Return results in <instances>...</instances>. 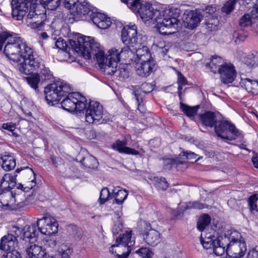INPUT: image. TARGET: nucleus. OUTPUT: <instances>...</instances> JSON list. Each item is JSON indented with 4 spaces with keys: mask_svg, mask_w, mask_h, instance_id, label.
Here are the masks:
<instances>
[{
    "mask_svg": "<svg viewBox=\"0 0 258 258\" xmlns=\"http://www.w3.org/2000/svg\"><path fill=\"white\" fill-rule=\"evenodd\" d=\"M7 235L4 236L1 240L0 251H8L14 249H18V242L17 237L14 233L10 231Z\"/></svg>",
    "mask_w": 258,
    "mask_h": 258,
    "instance_id": "a211bd4d",
    "label": "nucleus"
},
{
    "mask_svg": "<svg viewBox=\"0 0 258 258\" xmlns=\"http://www.w3.org/2000/svg\"><path fill=\"white\" fill-rule=\"evenodd\" d=\"M111 198L110 193L107 188H103L100 194V203L101 204H104L107 201Z\"/></svg>",
    "mask_w": 258,
    "mask_h": 258,
    "instance_id": "603ef678",
    "label": "nucleus"
},
{
    "mask_svg": "<svg viewBox=\"0 0 258 258\" xmlns=\"http://www.w3.org/2000/svg\"><path fill=\"white\" fill-rule=\"evenodd\" d=\"M138 253L142 258H152V252L147 247H142L136 250Z\"/></svg>",
    "mask_w": 258,
    "mask_h": 258,
    "instance_id": "864d4df0",
    "label": "nucleus"
},
{
    "mask_svg": "<svg viewBox=\"0 0 258 258\" xmlns=\"http://www.w3.org/2000/svg\"><path fill=\"white\" fill-rule=\"evenodd\" d=\"M74 13H76L77 15L85 16L88 15L90 16L93 12L91 6L88 3L82 2L81 0L77 5Z\"/></svg>",
    "mask_w": 258,
    "mask_h": 258,
    "instance_id": "473e14b6",
    "label": "nucleus"
},
{
    "mask_svg": "<svg viewBox=\"0 0 258 258\" xmlns=\"http://www.w3.org/2000/svg\"><path fill=\"white\" fill-rule=\"evenodd\" d=\"M247 36V34L246 33H243L241 31H235L233 34V38L235 39V42L236 43L243 41Z\"/></svg>",
    "mask_w": 258,
    "mask_h": 258,
    "instance_id": "4d7b16f0",
    "label": "nucleus"
},
{
    "mask_svg": "<svg viewBox=\"0 0 258 258\" xmlns=\"http://www.w3.org/2000/svg\"><path fill=\"white\" fill-rule=\"evenodd\" d=\"M203 15L200 11H191L187 14H184L183 23L184 26L190 29L196 27L201 22Z\"/></svg>",
    "mask_w": 258,
    "mask_h": 258,
    "instance_id": "6ab92c4d",
    "label": "nucleus"
},
{
    "mask_svg": "<svg viewBox=\"0 0 258 258\" xmlns=\"http://www.w3.org/2000/svg\"><path fill=\"white\" fill-rule=\"evenodd\" d=\"M126 46L122 48L120 51H119L120 59L126 60L128 59L132 61H134L135 54V51H136L137 49H134L131 45H126Z\"/></svg>",
    "mask_w": 258,
    "mask_h": 258,
    "instance_id": "72a5a7b5",
    "label": "nucleus"
},
{
    "mask_svg": "<svg viewBox=\"0 0 258 258\" xmlns=\"http://www.w3.org/2000/svg\"><path fill=\"white\" fill-rule=\"evenodd\" d=\"M85 119L89 123L97 124L103 116L102 105L97 101H91L86 107Z\"/></svg>",
    "mask_w": 258,
    "mask_h": 258,
    "instance_id": "9b49d317",
    "label": "nucleus"
},
{
    "mask_svg": "<svg viewBox=\"0 0 258 258\" xmlns=\"http://www.w3.org/2000/svg\"><path fill=\"white\" fill-rule=\"evenodd\" d=\"M61 102L62 108L69 112H81L85 109L87 99L79 92H71L63 98Z\"/></svg>",
    "mask_w": 258,
    "mask_h": 258,
    "instance_id": "0eeeda50",
    "label": "nucleus"
},
{
    "mask_svg": "<svg viewBox=\"0 0 258 258\" xmlns=\"http://www.w3.org/2000/svg\"><path fill=\"white\" fill-rule=\"evenodd\" d=\"M26 79L30 86L35 91H37L38 85L39 83L41 81V79L39 77L38 74L35 73L30 76L26 77Z\"/></svg>",
    "mask_w": 258,
    "mask_h": 258,
    "instance_id": "37998d69",
    "label": "nucleus"
},
{
    "mask_svg": "<svg viewBox=\"0 0 258 258\" xmlns=\"http://www.w3.org/2000/svg\"><path fill=\"white\" fill-rule=\"evenodd\" d=\"M29 258H53L48 255L42 247L36 244H31L26 249Z\"/></svg>",
    "mask_w": 258,
    "mask_h": 258,
    "instance_id": "5701e85b",
    "label": "nucleus"
},
{
    "mask_svg": "<svg viewBox=\"0 0 258 258\" xmlns=\"http://www.w3.org/2000/svg\"><path fill=\"white\" fill-rule=\"evenodd\" d=\"M0 202L3 206L9 207L12 210L22 208L25 205L23 200H19V196H16L15 194L10 190L0 192Z\"/></svg>",
    "mask_w": 258,
    "mask_h": 258,
    "instance_id": "2eb2a0df",
    "label": "nucleus"
},
{
    "mask_svg": "<svg viewBox=\"0 0 258 258\" xmlns=\"http://www.w3.org/2000/svg\"><path fill=\"white\" fill-rule=\"evenodd\" d=\"M127 144L126 140L120 141L117 140L113 143L111 147L114 150L117 151L120 153H123L131 155H139V152L135 149L126 146Z\"/></svg>",
    "mask_w": 258,
    "mask_h": 258,
    "instance_id": "bb28decb",
    "label": "nucleus"
},
{
    "mask_svg": "<svg viewBox=\"0 0 258 258\" xmlns=\"http://www.w3.org/2000/svg\"><path fill=\"white\" fill-rule=\"evenodd\" d=\"M12 34L7 32L0 33V50H2L4 43L6 41H8V38L11 37Z\"/></svg>",
    "mask_w": 258,
    "mask_h": 258,
    "instance_id": "bf43d9fd",
    "label": "nucleus"
},
{
    "mask_svg": "<svg viewBox=\"0 0 258 258\" xmlns=\"http://www.w3.org/2000/svg\"><path fill=\"white\" fill-rule=\"evenodd\" d=\"M185 162L184 161H181L179 159H168L165 161V166L166 168H171L174 165L182 164Z\"/></svg>",
    "mask_w": 258,
    "mask_h": 258,
    "instance_id": "5fc2aeb1",
    "label": "nucleus"
},
{
    "mask_svg": "<svg viewBox=\"0 0 258 258\" xmlns=\"http://www.w3.org/2000/svg\"><path fill=\"white\" fill-rule=\"evenodd\" d=\"M37 0H12L11 2L12 15L16 20H21L26 15L29 8L30 10L39 7L36 4Z\"/></svg>",
    "mask_w": 258,
    "mask_h": 258,
    "instance_id": "6e6552de",
    "label": "nucleus"
},
{
    "mask_svg": "<svg viewBox=\"0 0 258 258\" xmlns=\"http://www.w3.org/2000/svg\"><path fill=\"white\" fill-rule=\"evenodd\" d=\"M70 44L86 59L96 60L100 68L104 69V71L107 67H110L111 69L117 67V63L120 60L118 50L111 49L105 56L100 44L90 36H81L77 41H71Z\"/></svg>",
    "mask_w": 258,
    "mask_h": 258,
    "instance_id": "f257e3e1",
    "label": "nucleus"
},
{
    "mask_svg": "<svg viewBox=\"0 0 258 258\" xmlns=\"http://www.w3.org/2000/svg\"><path fill=\"white\" fill-rule=\"evenodd\" d=\"M236 0H229L227 1L222 8L223 12L228 14L231 13L235 8Z\"/></svg>",
    "mask_w": 258,
    "mask_h": 258,
    "instance_id": "8fccbe9b",
    "label": "nucleus"
},
{
    "mask_svg": "<svg viewBox=\"0 0 258 258\" xmlns=\"http://www.w3.org/2000/svg\"><path fill=\"white\" fill-rule=\"evenodd\" d=\"M247 258H258V250L255 249L250 250L248 253Z\"/></svg>",
    "mask_w": 258,
    "mask_h": 258,
    "instance_id": "774afa93",
    "label": "nucleus"
},
{
    "mask_svg": "<svg viewBox=\"0 0 258 258\" xmlns=\"http://www.w3.org/2000/svg\"><path fill=\"white\" fill-rule=\"evenodd\" d=\"M155 67V61L151 60L148 62L137 63L135 65L137 74L142 77H147L153 72Z\"/></svg>",
    "mask_w": 258,
    "mask_h": 258,
    "instance_id": "b1692460",
    "label": "nucleus"
},
{
    "mask_svg": "<svg viewBox=\"0 0 258 258\" xmlns=\"http://www.w3.org/2000/svg\"><path fill=\"white\" fill-rule=\"evenodd\" d=\"M186 207V209L194 208L202 209L204 208V205L198 202H189L187 204Z\"/></svg>",
    "mask_w": 258,
    "mask_h": 258,
    "instance_id": "0e129e2a",
    "label": "nucleus"
},
{
    "mask_svg": "<svg viewBox=\"0 0 258 258\" xmlns=\"http://www.w3.org/2000/svg\"><path fill=\"white\" fill-rule=\"evenodd\" d=\"M2 258H22L21 253L18 249L12 250L8 251H1Z\"/></svg>",
    "mask_w": 258,
    "mask_h": 258,
    "instance_id": "de8ad7c7",
    "label": "nucleus"
},
{
    "mask_svg": "<svg viewBox=\"0 0 258 258\" xmlns=\"http://www.w3.org/2000/svg\"><path fill=\"white\" fill-rule=\"evenodd\" d=\"M257 58L253 54L248 55L244 58V63L250 68L254 67L256 64Z\"/></svg>",
    "mask_w": 258,
    "mask_h": 258,
    "instance_id": "13d9d810",
    "label": "nucleus"
},
{
    "mask_svg": "<svg viewBox=\"0 0 258 258\" xmlns=\"http://www.w3.org/2000/svg\"><path fill=\"white\" fill-rule=\"evenodd\" d=\"M154 85L152 84L145 82L141 85L140 88H137L136 87L135 90H140V93L144 97V95H143L142 94H146L151 92L154 89Z\"/></svg>",
    "mask_w": 258,
    "mask_h": 258,
    "instance_id": "49530a36",
    "label": "nucleus"
},
{
    "mask_svg": "<svg viewBox=\"0 0 258 258\" xmlns=\"http://www.w3.org/2000/svg\"><path fill=\"white\" fill-rule=\"evenodd\" d=\"M155 186L158 189L165 190L168 187V183L164 177H157L155 180Z\"/></svg>",
    "mask_w": 258,
    "mask_h": 258,
    "instance_id": "09e8293b",
    "label": "nucleus"
},
{
    "mask_svg": "<svg viewBox=\"0 0 258 258\" xmlns=\"http://www.w3.org/2000/svg\"><path fill=\"white\" fill-rule=\"evenodd\" d=\"M219 73L222 82L224 84L232 83L235 77L236 72L234 67L231 64L225 63L220 68Z\"/></svg>",
    "mask_w": 258,
    "mask_h": 258,
    "instance_id": "412c9836",
    "label": "nucleus"
},
{
    "mask_svg": "<svg viewBox=\"0 0 258 258\" xmlns=\"http://www.w3.org/2000/svg\"><path fill=\"white\" fill-rule=\"evenodd\" d=\"M71 91L69 85L64 82H57L47 85L44 89L45 99L51 105L58 102Z\"/></svg>",
    "mask_w": 258,
    "mask_h": 258,
    "instance_id": "39448f33",
    "label": "nucleus"
},
{
    "mask_svg": "<svg viewBox=\"0 0 258 258\" xmlns=\"http://www.w3.org/2000/svg\"><path fill=\"white\" fill-rule=\"evenodd\" d=\"M80 37H79L77 40H70L69 43H67L62 38H59L55 42V46L57 48L66 51H70L71 49H72V51H75L79 55L83 56L82 55H81L80 53H79L77 51H76V50L73 48V46H72L70 44L71 41H77L78 40V39Z\"/></svg>",
    "mask_w": 258,
    "mask_h": 258,
    "instance_id": "e433bc0d",
    "label": "nucleus"
},
{
    "mask_svg": "<svg viewBox=\"0 0 258 258\" xmlns=\"http://www.w3.org/2000/svg\"><path fill=\"white\" fill-rule=\"evenodd\" d=\"M157 46L159 48V51L162 54L163 56L167 54L170 48L168 44H165L164 42H161Z\"/></svg>",
    "mask_w": 258,
    "mask_h": 258,
    "instance_id": "680f3d73",
    "label": "nucleus"
},
{
    "mask_svg": "<svg viewBox=\"0 0 258 258\" xmlns=\"http://www.w3.org/2000/svg\"><path fill=\"white\" fill-rule=\"evenodd\" d=\"M121 37L125 45H131L134 49H137L142 44L141 40L137 36V27L135 25H131L124 27L121 31Z\"/></svg>",
    "mask_w": 258,
    "mask_h": 258,
    "instance_id": "f8f14e48",
    "label": "nucleus"
},
{
    "mask_svg": "<svg viewBox=\"0 0 258 258\" xmlns=\"http://www.w3.org/2000/svg\"><path fill=\"white\" fill-rule=\"evenodd\" d=\"M90 19L95 25L101 29H106L111 24L110 18L102 13L93 12L90 14Z\"/></svg>",
    "mask_w": 258,
    "mask_h": 258,
    "instance_id": "4be33fe9",
    "label": "nucleus"
},
{
    "mask_svg": "<svg viewBox=\"0 0 258 258\" xmlns=\"http://www.w3.org/2000/svg\"><path fill=\"white\" fill-rule=\"evenodd\" d=\"M2 167L5 171H10L15 168L16 165V159L12 154L4 152L1 154Z\"/></svg>",
    "mask_w": 258,
    "mask_h": 258,
    "instance_id": "c756f323",
    "label": "nucleus"
},
{
    "mask_svg": "<svg viewBox=\"0 0 258 258\" xmlns=\"http://www.w3.org/2000/svg\"><path fill=\"white\" fill-rule=\"evenodd\" d=\"M37 226L40 232L44 235H51L57 232L58 223L56 220L50 215L38 219Z\"/></svg>",
    "mask_w": 258,
    "mask_h": 258,
    "instance_id": "ddd939ff",
    "label": "nucleus"
},
{
    "mask_svg": "<svg viewBox=\"0 0 258 258\" xmlns=\"http://www.w3.org/2000/svg\"><path fill=\"white\" fill-rule=\"evenodd\" d=\"M224 64L223 60L222 57L218 56H213L210 62L206 64V68L215 74L220 72V68L223 66Z\"/></svg>",
    "mask_w": 258,
    "mask_h": 258,
    "instance_id": "2f4dec72",
    "label": "nucleus"
},
{
    "mask_svg": "<svg viewBox=\"0 0 258 258\" xmlns=\"http://www.w3.org/2000/svg\"><path fill=\"white\" fill-rule=\"evenodd\" d=\"M239 84L247 92L253 95L258 94V81L252 80L248 78L241 79Z\"/></svg>",
    "mask_w": 258,
    "mask_h": 258,
    "instance_id": "7c9ffc66",
    "label": "nucleus"
},
{
    "mask_svg": "<svg viewBox=\"0 0 258 258\" xmlns=\"http://www.w3.org/2000/svg\"><path fill=\"white\" fill-rule=\"evenodd\" d=\"M180 108L186 116L190 118H193L197 115L199 106L191 107L180 102Z\"/></svg>",
    "mask_w": 258,
    "mask_h": 258,
    "instance_id": "4c0bfd02",
    "label": "nucleus"
},
{
    "mask_svg": "<svg viewBox=\"0 0 258 258\" xmlns=\"http://www.w3.org/2000/svg\"><path fill=\"white\" fill-rule=\"evenodd\" d=\"M17 173H20V177L26 180L27 184L24 187V184L18 183V189H21L23 191L27 192L35 186V173L31 168L26 166L17 168L15 172V174H17Z\"/></svg>",
    "mask_w": 258,
    "mask_h": 258,
    "instance_id": "4468645a",
    "label": "nucleus"
},
{
    "mask_svg": "<svg viewBox=\"0 0 258 258\" xmlns=\"http://www.w3.org/2000/svg\"><path fill=\"white\" fill-rule=\"evenodd\" d=\"M132 231H126L122 235L116 239V246H123L126 248L127 251L123 252L121 254H117L118 258H126L130 254L131 248V247L134 244L135 241L132 240Z\"/></svg>",
    "mask_w": 258,
    "mask_h": 258,
    "instance_id": "f3484780",
    "label": "nucleus"
},
{
    "mask_svg": "<svg viewBox=\"0 0 258 258\" xmlns=\"http://www.w3.org/2000/svg\"><path fill=\"white\" fill-rule=\"evenodd\" d=\"M134 62L137 63L148 62L151 60H154L151 56L150 52L147 46H143L142 48L137 47Z\"/></svg>",
    "mask_w": 258,
    "mask_h": 258,
    "instance_id": "393cba45",
    "label": "nucleus"
},
{
    "mask_svg": "<svg viewBox=\"0 0 258 258\" xmlns=\"http://www.w3.org/2000/svg\"><path fill=\"white\" fill-rule=\"evenodd\" d=\"M182 156H185L186 159L189 160L190 162L196 161L198 155L190 151H183L182 153Z\"/></svg>",
    "mask_w": 258,
    "mask_h": 258,
    "instance_id": "052dcab7",
    "label": "nucleus"
},
{
    "mask_svg": "<svg viewBox=\"0 0 258 258\" xmlns=\"http://www.w3.org/2000/svg\"><path fill=\"white\" fill-rule=\"evenodd\" d=\"M227 235L229 243L224 244L217 236L210 233H207L205 237L201 234V243L206 249H211L213 253L220 256L226 252L230 258H240L244 255L246 250L245 241L242 239L240 234L236 231L228 232Z\"/></svg>",
    "mask_w": 258,
    "mask_h": 258,
    "instance_id": "7ed1b4c3",
    "label": "nucleus"
},
{
    "mask_svg": "<svg viewBox=\"0 0 258 258\" xmlns=\"http://www.w3.org/2000/svg\"><path fill=\"white\" fill-rule=\"evenodd\" d=\"M211 221V217L207 214L201 215L197 222V227L200 231H204L206 228L209 225Z\"/></svg>",
    "mask_w": 258,
    "mask_h": 258,
    "instance_id": "58836bf2",
    "label": "nucleus"
},
{
    "mask_svg": "<svg viewBox=\"0 0 258 258\" xmlns=\"http://www.w3.org/2000/svg\"><path fill=\"white\" fill-rule=\"evenodd\" d=\"M132 94L134 95L138 103V110L140 112L145 113L146 109L144 106L143 96L140 93V90H134L132 92Z\"/></svg>",
    "mask_w": 258,
    "mask_h": 258,
    "instance_id": "79ce46f5",
    "label": "nucleus"
},
{
    "mask_svg": "<svg viewBox=\"0 0 258 258\" xmlns=\"http://www.w3.org/2000/svg\"><path fill=\"white\" fill-rule=\"evenodd\" d=\"M4 52L10 60L14 62H20L19 70L25 66L26 60L30 59L34 55L33 49L28 46L20 37L15 34L8 38Z\"/></svg>",
    "mask_w": 258,
    "mask_h": 258,
    "instance_id": "20e7f679",
    "label": "nucleus"
},
{
    "mask_svg": "<svg viewBox=\"0 0 258 258\" xmlns=\"http://www.w3.org/2000/svg\"><path fill=\"white\" fill-rule=\"evenodd\" d=\"M139 1L131 10L139 14L142 20L145 22L154 19L156 24V28L160 34L166 35L174 33L180 27V21L175 17H171L169 10L160 11L154 9L149 3H141Z\"/></svg>",
    "mask_w": 258,
    "mask_h": 258,
    "instance_id": "f03ea898",
    "label": "nucleus"
},
{
    "mask_svg": "<svg viewBox=\"0 0 258 258\" xmlns=\"http://www.w3.org/2000/svg\"><path fill=\"white\" fill-rule=\"evenodd\" d=\"M122 224L119 220L116 221L112 228V233L113 235L117 234L122 229Z\"/></svg>",
    "mask_w": 258,
    "mask_h": 258,
    "instance_id": "e2e57ef3",
    "label": "nucleus"
},
{
    "mask_svg": "<svg viewBox=\"0 0 258 258\" xmlns=\"http://www.w3.org/2000/svg\"><path fill=\"white\" fill-rule=\"evenodd\" d=\"M34 71L39 72L36 74H38L41 82L50 80L52 76L49 69L45 67L43 60L34 55L30 59L26 60L25 66L21 68L20 72L25 75H29Z\"/></svg>",
    "mask_w": 258,
    "mask_h": 258,
    "instance_id": "423d86ee",
    "label": "nucleus"
},
{
    "mask_svg": "<svg viewBox=\"0 0 258 258\" xmlns=\"http://www.w3.org/2000/svg\"><path fill=\"white\" fill-rule=\"evenodd\" d=\"M146 227L147 231L144 235V239L145 242L149 245L155 246L159 242L160 239V234L158 231L152 229L150 223L144 222Z\"/></svg>",
    "mask_w": 258,
    "mask_h": 258,
    "instance_id": "aec40b11",
    "label": "nucleus"
},
{
    "mask_svg": "<svg viewBox=\"0 0 258 258\" xmlns=\"http://www.w3.org/2000/svg\"><path fill=\"white\" fill-rule=\"evenodd\" d=\"M40 4L44 8L53 11L60 5V0H40Z\"/></svg>",
    "mask_w": 258,
    "mask_h": 258,
    "instance_id": "a19ab883",
    "label": "nucleus"
},
{
    "mask_svg": "<svg viewBox=\"0 0 258 258\" xmlns=\"http://www.w3.org/2000/svg\"><path fill=\"white\" fill-rule=\"evenodd\" d=\"M219 21L217 19L208 20L206 23V29L208 32L216 31L219 29Z\"/></svg>",
    "mask_w": 258,
    "mask_h": 258,
    "instance_id": "c03bdc74",
    "label": "nucleus"
},
{
    "mask_svg": "<svg viewBox=\"0 0 258 258\" xmlns=\"http://www.w3.org/2000/svg\"><path fill=\"white\" fill-rule=\"evenodd\" d=\"M255 19H256V17H253L252 13L251 14H245L239 19V24L242 27H248L254 22Z\"/></svg>",
    "mask_w": 258,
    "mask_h": 258,
    "instance_id": "ea45409f",
    "label": "nucleus"
},
{
    "mask_svg": "<svg viewBox=\"0 0 258 258\" xmlns=\"http://www.w3.org/2000/svg\"><path fill=\"white\" fill-rule=\"evenodd\" d=\"M242 4L247 8H250L251 6L255 7L257 5L256 3L258 0H241Z\"/></svg>",
    "mask_w": 258,
    "mask_h": 258,
    "instance_id": "69168bd1",
    "label": "nucleus"
},
{
    "mask_svg": "<svg viewBox=\"0 0 258 258\" xmlns=\"http://www.w3.org/2000/svg\"><path fill=\"white\" fill-rule=\"evenodd\" d=\"M46 16L43 12H41L38 9L30 10L27 15L28 22L32 29L41 30L44 25Z\"/></svg>",
    "mask_w": 258,
    "mask_h": 258,
    "instance_id": "dca6fc26",
    "label": "nucleus"
},
{
    "mask_svg": "<svg viewBox=\"0 0 258 258\" xmlns=\"http://www.w3.org/2000/svg\"><path fill=\"white\" fill-rule=\"evenodd\" d=\"M214 128L218 136L224 140H234L240 135L235 125L228 121L218 120Z\"/></svg>",
    "mask_w": 258,
    "mask_h": 258,
    "instance_id": "1a4fd4ad",
    "label": "nucleus"
},
{
    "mask_svg": "<svg viewBox=\"0 0 258 258\" xmlns=\"http://www.w3.org/2000/svg\"><path fill=\"white\" fill-rule=\"evenodd\" d=\"M125 65H120L118 69L117 67H113L111 69L110 67H107L105 69V74L109 75H115L120 79H124L127 78L129 76V71L126 68Z\"/></svg>",
    "mask_w": 258,
    "mask_h": 258,
    "instance_id": "c85d7f7f",
    "label": "nucleus"
},
{
    "mask_svg": "<svg viewBox=\"0 0 258 258\" xmlns=\"http://www.w3.org/2000/svg\"><path fill=\"white\" fill-rule=\"evenodd\" d=\"M37 226L35 224L31 225H27L23 228L19 226H12L10 228V232L14 233L18 237L25 241L33 243L37 240L39 231L37 228Z\"/></svg>",
    "mask_w": 258,
    "mask_h": 258,
    "instance_id": "9d476101",
    "label": "nucleus"
},
{
    "mask_svg": "<svg viewBox=\"0 0 258 258\" xmlns=\"http://www.w3.org/2000/svg\"><path fill=\"white\" fill-rule=\"evenodd\" d=\"M17 174H14V176L10 174H5L1 181L0 192L10 190L13 187L18 185L16 182V177Z\"/></svg>",
    "mask_w": 258,
    "mask_h": 258,
    "instance_id": "cd10ccee",
    "label": "nucleus"
},
{
    "mask_svg": "<svg viewBox=\"0 0 258 258\" xmlns=\"http://www.w3.org/2000/svg\"><path fill=\"white\" fill-rule=\"evenodd\" d=\"M177 83L178 85L177 93L180 100L181 101V90L182 89V86L187 84V80L185 79V78L180 72L178 73Z\"/></svg>",
    "mask_w": 258,
    "mask_h": 258,
    "instance_id": "a18cd8bd",
    "label": "nucleus"
},
{
    "mask_svg": "<svg viewBox=\"0 0 258 258\" xmlns=\"http://www.w3.org/2000/svg\"><path fill=\"white\" fill-rule=\"evenodd\" d=\"M217 114L211 111H207L199 115L202 124L205 126L212 127L218 120Z\"/></svg>",
    "mask_w": 258,
    "mask_h": 258,
    "instance_id": "a878e982",
    "label": "nucleus"
},
{
    "mask_svg": "<svg viewBox=\"0 0 258 258\" xmlns=\"http://www.w3.org/2000/svg\"><path fill=\"white\" fill-rule=\"evenodd\" d=\"M114 193L115 203L117 204H122L128 196V191L125 189H122L119 186L114 187L112 189Z\"/></svg>",
    "mask_w": 258,
    "mask_h": 258,
    "instance_id": "c9c22d12",
    "label": "nucleus"
},
{
    "mask_svg": "<svg viewBox=\"0 0 258 258\" xmlns=\"http://www.w3.org/2000/svg\"><path fill=\"white\" fill-rule=\"evenodd\" d=\"M80 162L86 168L89 169H96L97 168L99 163L95 157L92 155H88L82 158Z\"/></svg>",
    "mask_w": 258,
    "mask_h": 258,
    "instance_id": "f704fd0d",
    "label": "nucleus"
},
{
    "mask_svg": "<svg viewBox=\"0 0 258 258\" xmlns=\"http://www.w3.org/2000/svg\"><path fill=\"white\" fill-rule=\"evenodd\" d=\"M248 205L251 211L255 210L258 212V195H255L248 199Z\"/></svg>",
    "mask_w": 258,
    "mask_h": 258,
    "instance_id": "3c124183",
    "label": "nucleus"
},
{
    "mask_svg": "<svg viewBox=\"0 0 258 258\" xmlns=\"http://www.w3.org/2000/svg\"><path fill=\"white\" fill-rule=\"evenodd\" d=\"M80 1L81 0H64L63 5L66 8L72 10L74 13L77 5H78V4L79 3Z\"/></svg>",
    "mask_w": 258,
    "mask_h": 258,
    "instance_id": "6e6d98bb",
    "label": "nucleus"
},
{
    "mask_svg": "<svg viewBox=\"0 0 258 258\" xmlns=\"http://www.w3.org/2000/svg\"><path fill=\"white\" fill-rule=\"evenodd\" d=\"M2 128L10 132H13L15 129V125L12 123H4L2 125Z\"/></svg>",
    "mask_w": 258,
    "mask_h": 258,
    "instance_id": "338daca9",
    "label": "nucleus"
}]
</instances>
